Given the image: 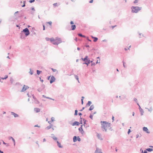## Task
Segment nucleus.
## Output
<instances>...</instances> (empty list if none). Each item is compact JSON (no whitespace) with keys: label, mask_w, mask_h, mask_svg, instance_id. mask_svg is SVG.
Returning a JSON list of instances; mask_svg holds the SVG:
<instances>
[{"label":"nucleus","mask_w":153,"mask_h":153,"mask_svg":"<svg viewBox=\"0 0 153 153\" xmlns=\"http://www.w3.org/2000/svg\"><path fill=\"white\" fill-rule=\"evenodd\" d=\"M82 125L81 126V127L79 128V131H81V130L82 131L83 129L82 128Z\"/></svg>","instance_id":"nucleus-31"},{"label":"nucleus","mask_w":153,"mask_h":153,"mask_svg":"<svg viewBox=\"0 0 153 153\" xmlns=\"http://www.w3.org/2000/svg\"><path fill=\"white\" fill-rule=\"evenodd\" d=\"M45 88V85H44V84H42V86H41V87L40 88H42V89H44Z\"/></svg>","instance_id":"nucleus-35"},{"label":"nucleus","mask_w":153,"mask_h":153,"mask_svg":"<svg viewBox=\"0 0 153 153\" xmlns=\"http://www.w3.org/2000/svg\"><path fill=\"white\" fill-rule=\"evenodd\" d=\"M80 132L82 134L84 132V131L83 130V129H82V130H81V131Z\"/></svg>","instance_id":"nucleus-64"},{"label":"nucleus","mask_w":153,"mask_h":153,"mask_svg":"<svg viewBox=\"0 0 153 153\" xmlns=\"http://www.w3.org/2000/svg\"><path fill=\"white\" fill-rule=\"evenodd\" d=\"M34 127H40V126H38V125H35V126H34Z\"/></svg>","instance_id":"nucleus-60"},{"label":"nucleus","mask_w":153,"mask_h":153,"mask_svg":"<svg viewBox=\"0 0 153 153\" xmlns=\"http://www.w3.org/2000/svg\"><path fill=\"white\" fill-rule=\"evenodd\" d=\"M13 138L12 137L10 136L8 138L9 140H10L11 139H12Z\"/></svg>","instance_id":"nucleus-54"},{"label":"nucleus","mask_w":153,"mask_h":153,"mask_svg":"<svg viewBox=\"0 0 153 153\" xmlns=\"http://www.w3.org/2000/svg\"><path fill=\"white\" fill-rule=\"evenodd\" d=\"M74 24V22L73 21H71L70 22V24L71 25H73Z\"/></svg>","instance_id":"nucleus-57"},{"label":"nucleus","mask_w":153,"mask_h":153,"mask_svg":"<svg viewBox=\"0 0 153 153\" xmlns=\"http://www.w3.org/2000/svg\"><path fill=\"white\" fill-rule=\"evenodd\" d=\"M34 1H35V0H30L29 1L30 3H32Z\"/></svg>","instance_id":"nucleus-47"},{"label":"nucleus","mask_w":153,"mask_h":153,"mask_svg":"<svg viewBox=\"0 0 153 153\" xmlns=\"http://www.w3.org/2000/svg\"><path fill=\"white\" fill-rule=\"evenodd\" d=\"M85 109V107H83L82 108V109H81L80 110H79V111H82L84 109Z\"/></svg>","instance_id":"nucleus-53"},{"label":"nucleus","mask_w":153,"mask_h":153,"mask_svg":"<svg viewBox=\"0 0 153 153\" xmlns=\"http://www.w3.org/2000/svg\"><path fill=\"white\" fill-rule=\"evenodd\" d=\"M77 140H78V141L79 142L81 140V138L79 137V136H78L77 137Z\"/></svg>","instance_id":"nucleus-38"},{"label":"nucleus","mask_w":153,"mask_h":153,"mask_svg":"<svg viewBox=\"0 0 153 153\" xmlns=\"http://www.w3.org/2000/svg\"><path fill=\"white\" fill-rule=\"evenodd\" d=\"M46 98L48 99H50V100H54V99L51 98L50 97H46Z\"/></svg>","instance_id":"nucleus-48"},{"label":"nucleus","mask_w":153,"mask_h":153,"mask_svg":"<svg viewBox=\"0 0 153 153\" xmlns=\"http://www.w3.org/2000/svg\"><path fill=\"white\" fill-rule=\"evenodd\" d=\"M97 137L100 140H102V138L101 137L100 135L98 133H97Z\"/></svg>","instance_id":"nucleus-21"},{"label":"nucleus","mask_w":153,"mask_h":153,"mask_svg":"<svg viewBox=\"0 0 153 153\" xmlns=\"http://www.w3.org/2000/svg\"><path fill=\"white\" fill-rule=\"evenodd\" d=\"M78 35L79 36L82 37H84L85 38L86 36L85 35H82L81 33H79L78 34Z\"/></svg>","instance_id":"nucleus-19"},{"label":"nucleus","mask_w":153,"mask_h":153,"mask_svg":"<svg viewBox=\"0 0 153 153\" xmlns=\"http://www.w3.org/2000/svg\"><path fill=\"white\" fill-rule=\"evenodd\" d=\"M28 88L29 87H28V86L24 85L21 91L22 92H24L25 91H26L27 88Z\"/></svg>","instance_id":"nucleus-5"},{"label":"nucleus","mask_w":153,"mask_h":153,"mask_svg":"<svg viewBox=\"0 0 153 153\" xmlns=\"http://www.w3.org/2000/svg\"><path fill=\"white\" fill-rule=\"evenodd\" d=\"M34 111H35V112L38 113L40 112V109L39 108H34Z\"/></svg>","instance_id":"nucleus-11"},{"label":"nucleus","mask_w":153,"mask_h":153,"mask_svg":"<svg viewBox=\"0 0 153 153\" xmlns=\"http://www.w3.org/2000/svg\"><path fill=\"white\" fill-rule=\"evenodd\" d=\"M34 102L36 104H39V101L37 99L34 100Z\"/></svg>","instance_id":"nucleus-24"},{"label":"nucleus","mask_w":153,"mask_h":153,"mask_svg":"<svg viewBox=\"0 0 153 153\" xmlns=\"http://www.w3.org/2000/svg\"><path fill=\"white\" fill-rule=\"evenodd\" d=\"M112 119L113 120V121L114 120V117L113 116L112 117Z\"/></svg>","instance_id":"nucleus-63"},{"label":"nucleus","mask_w":153,"mask_h":153,"mask_svg":"<svg viewBox=\"0 0 153 153\" xmlns=\"http://www.w3.org/2000/svg\"><path fill=\"white\" fill-rule=\"evenodd\" d=\"M57 145L59 147L61 148H62V146L61 145V143L58 141H57Z\"/></svg>","instance_id":"nucleus-16"},{"label":"nucleus","mask_w":153,"mask_h":153,"mask_svg":"<svg viewBox=\"0 0 153 153\" xmlns=\"http://www.w3.org/2000/svg\"><path fill=\"white\" fill-rule=\"evenodd\" d=\"M134 101L136 103L137 102V100L135 98H134Z\"/></svg>","instance_id":"nucleus-49"},{"label":"nucleus","mask_w":153,"mask_h":153,"mask_svg":"<svg viewBox=\"0 0 153 153\" xmlns=\"http://www.w3.org/2000/svg\"><path fill=\"white\" fill-rule=\"evenodd\" d=\"M11 114L13 115L15 117H18L19 116L18 114L15 113L14 112H11Z\"/></svg>","instance_id":"nucleus-10"},{"label":"nucleus","mask_w":153,"mask_h":153,"mask_svg":"<svg viewBox=\"0 0 153 153\" xmlns=\"http://www.w3.org/2000/svg\"><path fill=\"white\" fill-rule=\"evenodd\" d=\"M32 96H33V98L34 99V100H36V98L35 97L33 94L32 95Z\"/></svg>","instance_id":"nucleus-55"},{"label":"nucleus","mask_w":153,"mask_h":153,"mask_svg":"<svg viewBox=\"0 0 153 153\" xmlns=\"http://www.w3.org/2000/svg\"><path fill=\"white\" fill-rule=\"evenodd\" d=\"M87 61V62H85L84 63H83V64H86L87 65V66H88V64H89L90 63V60L89 59H88Z\"/></svg>","instance_id":"nucleus-13"},{"label":"nucleus","mask_w":153,"mask_h":153,"mask_svg":"<svg viewBox=\"0 0 153 153\" xmlns=\"http://www.w3.org/2000/svg\"><path fill=\"white\" fill-rule=\"evenodd\" d=\"M52 126V125H50L49 126H48L47 127H46V128L47 129H49L51 128Z\"/></svg>","instance_id":"nucleus-23"},{"label":"nucleus","mask_w":153,"mask_h":153,"mask_svg":"<svg viewBox=\"0 0 153 153\" xmlns=\"http://www.w3.org/2000/svg\"><path fill=\"white\" fill-rule=\"evenodd\" d=\"M123 67H124V68H125L126 67V66H125V64H125V63L123 61Z\"/></svg>","instance_id":"nucleus-61"},{"label":"nucleus","mask_w":153,"mask_h":153,"mask_svg":"<svg viewBox=\"0 0 153 153\" xmlns=\"http://www.w3.org/2000/svg\"><path fill=\"white\" fill-rule=\"evenodd\" d=\"M50 41L53 44L56 45L62 42L61 39L58 37H56L55 39L53 38H51Z\"/></svg>","instance_id":"nucleus-2"},{"label":"nucleus","mask_w":153,"mask_h":153,"mask_svg":"<svg viewBox=\"0 0 153 153\" xmlns=\"http://www.w3.org/2000/svg\"><path fill=\"white\" fill-rule=\"evenodd\" d=\"M147 150H146V149L144 150L143 152V150H142V153H147Z\"/></svg>","instance_id":"nucleus-43"},{"label":"nucleus","mask_w":153,"mask_h":153,"mask_svg":"<svg viewBox=\"0 0 153 153\" xmlns=\"http://www.w3.org/2000/svg\"><path fill=\"white\" fill-rule=\"evenodd\" d=\"M151 109H149L148 108H147L148 109V111H150V112H151L152 111V108H151Z\"/></svg>","instance_id":"nucleus-58"},{"label":"nucleus","mask_w":153,"mask_h":153,"mask_svg":"<svg viewBox=\"0 0 153 153\" xmlns=\"http://www.w3.org/2000/svg\"><path fill=\"white\" fill-rule=\"evenodd\" d=\"M31 10L34 11H35V9L34 8V7H33L31 8Z\"/></svg>","instance_id":"nucleus-56"},{"label":"nucleus","mask_w":153,"mask_h":153,"mask_svg":"<svg viewBox=\"0 0 153 153\" xmlns=\"http://www.w3.org/2000/svg\"><path fill=\"white\" fill-rule=\"evenodd\" d=\"M94 105H92L90 106V108L89 109V111H91L94 109Z\"/></svg>","instance_id":"nucleus-15"},{"label":"nucleus","mask_w":153,"mask_h":153,"mask_svg":"<svg viewBox=\"0 0 153 153\" xmlns=\"http://www.w3.org/2000/svg\"><path fill=\"white\" fill-rule=\"evenodd\" d=\"M53 5L54 6H57V3H54L53 4Z\"/></svg>","instance_id":"nucleus-50"},{"label":"nucleus","mask_w":153,"mask_h":153,"mask_svg":"<svg viewBox=\"0 0 153 153\" xmlns=\"http://www.w3.org/2000/svg\"><path fill=\"white\" fill-rule=\"evenodd\" d=\"M96 65V64L94 62H93V63H92L91 64V66H93V65Z\"/></svg>","instance_id":"nucleus-52"},{"label":"nucleus","mask_w":153,"mask_h":153,"mask_svg":"<svg viewBox=\"0 0 153 153\" xmlns=\"http://www.w3.org/2000/svg\"><path fill=\"white\" fill-rule=\"evenodd\" d=\"M12 140V141H13V142L14 143V146H15V140L14 139V138H13Z\"/></svg>","instance_id":"nucleus-40"},{"label":"nucleus","mask_w":153,"mask_h":153,"mask_svg":"<svg viewBox=\"0 0 153 153\" xmlns=\"http://www.w3.org/2000/svg\"><path fill=\"white\" fill-rule=\"evenodd\" d=\"M45 39H46V40L47 41H48L49 40L50 41L51 38H48V37H46L45 38Z\"/></svg>","instance_id":"nucleus-41"},{"label":"nucleus","mask_w":153,"mask_h":153,"mask_svg":"<svg viewBox=\"0 0 153 153\" xmlns=\"http://www.w3.org/2000/svg\"><path fill=\"white\" fill-rule=\"evenodd\" d=\"M143 130L144 131H146L147 133L149 134L150 133V132L148 130V128L145 127H144L143 128Z\"/></svg>","instance_id":"nucleus-7"},{"label":"nucleus","mask_w":153,"mask_h":153,"mask_svg":"<svg viewBox=\"0 0 153 153\" xmlns=\"http://www.w3.org/2000/svg\"><path fill=\"white\" fill-rule=\"evenodd\" d=\"M73 140L74 142H76L77 140V137L76 136H74L73 138Z\"/></svg>","instance_id":"nucleus-18"},{"label":"nucleus","mask_w":153,"mask_h":153,"mask_svg":"<svg viewBox=\"0 0 153 153\" xmlns=\"http://www.w3.org/2000/svg\"><path fill=\"white\" fill-rule=\"evenodd\" d=\"M51 26V25L52 22L51 21L48 22H47Z\"/></svg>","instance_id":"nucleus-46"},{"label":"nucleus","mask_w":153,"mask_h":153,"mask_svg":"<svg viewBox=\"0 0 153 153\" xmlns=\"http://www.w3.org/2000/svg\"><path fill=\"white\" fill-rule=\"evenodd\" d=\"M140 111L141 113V115H143V114L144 111L142 109H140Z\"/></svg>","instance_id":"nucleus-20"},{"label":"nucleus","mask_w":153,"mask_h":153,"mask_svg":"<svg viewBox=\"0 0 153 153\" xmlns=\"http://www.w3.org/2000/svg\"><path fill=\"white\" fill-rule=\"evenodd\" d=\"M93 2V0H91L89 1V2L90 3H92Z\"/></svg>","instance_id":"nucleus-62"},{"label":"nucleus","mask_w":153,"mask_h":153,"mask_svg":"<svg viewBox=\"0 0 153 153\" xmlns=\"http://www.w3.org/2000/svg\"><path fill=\"white\" fill-rule=\"evenodd\" d=\"M132 10V13H137L141 9V7H139L137 6H132L131 7Z\"/></svg>","instance_id":"nucleus-3"},{"label":"nucleus","mask_w":153,"mask_h":153,"mask_svg":"<svg viewBox=\"0 0 153 153\" xmlns=\"http://www.w3.org/2000/svg\"><path fill=\"white\" fill-rule=\"evenodd\" d=\"M93 115H92L91 114H90L89 116V117L91 118V119H93Z\"/></svg>","instance_id":"nucleus-42"},{"label":"nucleus","mask_w":153,"mask_h":153,"mask_svg":"<svg viewBox=\"0 0 153 153\" xmlns=\"http://www.w3.org/2000/svg\"><path fill=\"white\" fill-rule=\"evenodd\" d=\"M20 37L21 38H22V39L24 38V36L23 35V33L21 32V33H20Z\"/></svg>","instance_id":"nucleus-26"},{"label":"nucleus","mask_w":153,"mask_h":153,"mask_svg":"<svg viewBox=\"0 0 153 153\" xmlns=\"http://www.w3.org/2000/svg\"><path fill=\"white\" fill-rule=\"evenodd\" d=\"M33 70H32L30 68V71L29 72V73L31 75H32L33 74Z\"/></svg>","instance_id":"nucleus-25"},{"label":"nucleus","mask_w":153,"mask_h":153,"mask_svg":"<svg viewBox=\"0 0 153 153\" xmlns=\"http://www.w3.org/2000/svg\"><path fill=\"white\" fill-rule=\"evenodd\" d=\"M75 78V79L78 80V81L79 82V77L78 76L76 75H74Z\"/></svg>","instance_id":"nucleus-27"},{"label":"nucleus","mask_w":153,"mask_h":153,"mask_svg":"<svg viewBox=\"0 0 153 153\" xmlns=\"http://www.w3.org/2000/svg\"><path fill=\"white\" fill-rule=\"evenodd\" d=\"M88 56H86L85 58H82L81 59H82L84 61H87V60L88 59Z\"/></svg>","instance_id":"nucleus-12"},{"label":"nucleus","mask_w":153,"mask_h":153,"mask_svg":"<svg viewBox=\"0 0 153 153\" xmlns=\"http://www.w3.org/2000/svg\"><path fill=\"white\" fill-rule=\"evenodd\" d=\"M92 103V102L90 101H88L87 103L86 104V106H90L91 104Z\"/></svg>","instance_id":"nucleus-22"},{"label":"nucleus","mask_w":153,"mask_h":153,"mask_svg":"<svg viewBox=\"0 0 153 153\" xmlns=\"http://www.w3.org/2000/svg\"><path fill=\"white\" fill-rule=\"evenodd\" d=\"M77 112H78V111L77 110H75V111L74 115H77Z\"/></svg>","instance_id":"nucleus-37"},{"label":"nucleus","mask_w":153,"mask_h":153,"mask_svg":"<svg viewBox=\"0 0 153 153\" xmlns=\"http://www.w3.org/2000/svg\"><path fill=\"white\" fill-rule=\"evenodd\" d=\"M94 41L95 42H97L98 39V38L96 37H94Z\"/></svg>","instance_id":"nucleus-30"},{"label":"nucleus","mask_w":153,"mask_h":153,"mask_svg":"<svg viewBox=\"0 0 153 153\" xmlns=\"http://www.w3.org/2000/svg\"><path fill=\"white\" fill-rule=\"evenodd\" d=\"M80 124H82V118L81 117H80Z\"/></svg>","instance_id":"nucleus-36"},{"label":"nucleus","mask_w":153,"mask_h":153,"mask_svg":"<svg viewBox=\"0 0 153 153\" xmlns=\"http://www.w3.org/2000/svg\"><path fill=\"white\" fill-rule=\"evenodd\" d=\"M101 149H99L98 148H97L96 150L95 151V153H102V152H101Z\"/></svg>","instance_id":"nucleus-8"},{"label":"nucleus","mask_w":153,"mask_h":153,"mask_svg":"<svg viewBox=\"0 0 153 153\" xmlns=\"http://www.w3.org/2000/svg\"><path fill=\"white\" fill-rule=\"evenodd\" d=\"M116 26H117L116 25H115L113 26H111L112 29H113L114 27H115Z\"/></svg>","instance_id":"nucleus-59"},{"label":"nucleus","mask_w":153,"mask_h":153,"mask_svg":"<svg viewBox=\"0 0 153 153\" xmlns=\"http://www.w3.org/2000/svg\"><path fill=\"white\" fill-rule=\"evenodd\" d=\"M100 122L101 123V128L104 129L103 131H105V132H106L107 128L110 126V123H108L106 121H101Z\"/></svg>","instance_id":"nucleus-1"},{"label":"nucleus","mask_w":153,"mask_h":153,"mask_svg":"<svg viewBox=\"0 0 153 153\" xmlns=\"http://www.w3.org/2000/svg\"><path fill=\"white\" fill-rule=\"evenodd\" d=\"M8 76L7 75H6L5 76V77H4V78L2 77V78H1V79H5L8 78Z\"/></svg>","instance_id":"nucleus-32"},{"label":"nucleus","mask_w":153,"mask_h":153,"mask_svg":"<svg viewBox=\"0 0 153 153\" xmlns=\"http://www.w3.org/2000/svg\"><path fill=\"white\" fill-rule=\"evenodd\" d=\"M79 124L80 123L79 122L76 121L74 122L72 124V126H74L75 125H76L77 126H78L79 125Z\"/></svg>","instance_id":"nucleus-9"},{"label":"nucleus","mask_w":153,"mask_h":153,"mask_svg":"<svg viewBox=\"0 0 153 153\" xmlns=\"http://www.w3.org/2000/svg\"><path fill=\"white\" fill-rule=\"evenodd\" d=\"M131 131V130L130 129H128V134H129L130 133Z\"/></svg>","instance_id":"nucleus-51"},{"label":"nucleus","mask_w":153,"mask_h":153,"mask_svg":"<svg viewBox=\"0 0 153 153\" xmlns=\"http://www.w3.org/2000/svg\"><path fill=\"white\" fill-rule=\"evenodd\" d=\"M138 0H135L134 2V4H136L138 3Z\"/></svg>","instance_id":"nucleus-45"},{"label":"nucleus","mask_w":153,"mask_h":153,"mask_svg":"<svg viewBox=\"0 0 153 153\" xmlns=\"http://www.w3.org/2000/svg\"><path fill=\"white\" fill-rule=\"evenodd\" d=\"M55 77L53 76H51V79L50 80V83H52L53 82L55 81Z\"/></svg>","instance_id":"nucleus-6"},{"label":"nucleus","mask_w":153,"mask_h":153,"mask_svg":"<svg viewBox=\"0 0 153 153\" xmlns=\"http://www.w3.org/2000/svg\"><path fill=\"white\" fill-rule=\"evenodd\" d=\"M36 72H37V74L38 75H39L42 72V71H39L38 70H37L36 71Z\"/></svg>","instance_id":"nucleus-29"},{"label":"nucleus","mask_w":153,"mask_h":153,"mask_svg":"<svg viewBox=\"0 0 153 153\" xmlns=\"http://www.w3.org/2000/svg\"><path fill=\"white\" fill-rule=\"evenodd\" d=\"M153 149L152 148H148L146 149V150L148 152H150L153 151Z\"/></svg>","instance_id":"nucleus-28"},{"label":"nucleus","mask_w":153,"mask_h":153,"mask_svg":"<svg viewBox=\"0 0 153 153\" xmlns=\"http://www.w3.org/2000/svg\"><path fill=\"white\" fill-rule=\"evenodd\" d=\"M83 121L84 122V124L83 125L84 126H85V125L86 124V122L87 121L85 120L84 119H83Z\"/></svg>","instance_id":"nucleus-33"},{"label":"nucleus","mask_w":153,"mask_h":153,"mask_svg":"<svg viewBox=\"0 0 153 153\" xmlns=\"http://www.w3.org/2000/svg\"><path fill=\"white\" fill-rule=\"evenodd\" d=\"M51 137H52L54 140H57V138L55 137L54 134H51Z\"/></svg>","instance_id":"nucleus-14"},{"label":"nucleus","mask_w":153,"mask_h":153,"mask_svg":"<svg viewBox=\"0 0 153 153\" xmlns=\"http://www.w3.org/2000/svg\"><path fill=\"white\" fill-rule=\"evenodd\" d=\"M54 121V118L53 117H52L51 118V122H53Z\"/></svg>","instance_id":"nucleus-39"},{"label":"nucleus","mask_w":153,"mask_h":153,"mask_svg":"<svg viewBox=\"0 0 153 153\" xmlns=\"http://www.w3.org/2000/svg\"><path fill=\"white\" fill-rule=\"evenodd\" d=\"M22 33H24L26 36H28L30 34V32L27 28H26L23 29V30L22 31Z\"/></svg>","instance_id":"nucleus-4"},{"label":"nucleus","mask_w":153,"mask_h":153,"mask_svg":"<svg viewBox=\"0 0 153 153\" xmlns=\"http://www.w3.org/2000/svg\"><path fill=\"white\" fill-rule=\"evenodd\" d=\"M76 28V26L75 25H72L71 26V30H74Z\"/></svg>","instance_id":"nucleus-17"},{"label":"nucleus","mask_w":153,"mask_h":153,"mask_svg":"<svg viewBox=\"0 0 153 153\" xmlns=\"http://www.w3.org/2000/svg\"><path fill=\"white\" fill-rule=\"evenodd\" d=\"M51 70L53 72H55L56 71V70L55 69H53V68H51Z\"/></svg>","instance_id":"nucleus-44"},{"label":"nucleus","mask_w":153,"mask_h":153,"mask_svg":"<svg viewBox=\"0 0 153 153\" xmlns=\"http://www.w3.org/2000/svg\"><path fill=\"white\" fill-rule=\"evenodd\" d=\"M43 89H42V88H40L38 89L37 91L39 92H40Z\"/></svg>","instance_id":"nucleus-34"}]
</instances>
